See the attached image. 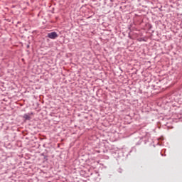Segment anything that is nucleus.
Instances as JSON below:
<instances>
[{
    "instance_id": "1",
    "label": "nucleus",
    "mask_w": 182,
    "mask_h": 182,
    "mask_svg": "<svg viewBox=\"0 0 182 182\" xmlns=\"http://www.w3.org/2000/svg\"><path fill=\"white\" fill-rule=\"evenodd\" d=\"M58 36V33L55 31L48 34V38H49L50 39H56Z\"/></svg>"
},
{
    "instance_id": "2",
    "label": "nucleus",
    "mask_w": 182,
    "mask_h": 182,
    "mask_svg": "<svg viewBox=\"0 0 182 182\" xmlns=\"http://www.w3.org/2000/svg\"><path fill=\"white\" fill-rule=\"evenodd\" d=\"M23 118L25 119V120H31V117L28 114H25L23 115Z\"/></svg>"
}]
</instances>
